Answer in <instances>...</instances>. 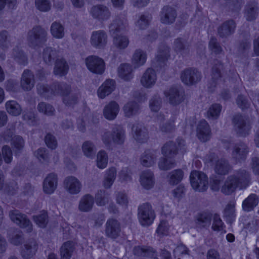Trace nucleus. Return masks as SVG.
I'll return each mask as SVG.
<instances>
[{"instance_id": "f257e3e1", "label": "nucleus", "mask_w": 259, "mask_h": 259, "mask_svg": "<svg viewBox=\"0 0 259 259\" xmlns=\"http://www.w3.org/2000/svg\"><path fill=\"white\" fill-rule=\"evenodd\" d=\"M250 183V172L245 169L240 168L235 170L233 174L227 178L221 192L226 195H230L234 192L237 188L239 189H246Z\"/></svg>"}, {"instance_id": "f03ea898", "label": "nucleus", "mask_w": 259, "mask_h": 259, "mask_svg": "<svg viewBox=\"0 0 259 259\" xmlns=\"http://www.w3.org/2000/svg\"><path fill=\"white\" fill-rule=\"evenodd\" d=\"M128 26L127 20L124 14L118 15L109 26V33L113 36V45L118 50H124L129 45L130 41L127 36L118 34V33L126 31Z\"/></svg>"}, {"instance_id": "7ed1b4c3", "label": "nucleus", "mask_w": 259, "mask_h": 259, "mask_svg": "<svg viewBox=\"0 0 259 259\" xmlns=\"http://www.w3.org/2000/svg\"><path fill=\"white\" fill-rule=\"evenodd\" d=\"M53 95L63 97V102L71 106L76 104L80 97L79 92L70 93L71 87L65 82H54L52 84Z\"/></svg>"}, {"instance_id": "20e7f679", "label": "nucleus", "mask_w": 259, "mask_h": 259, "mask_svg": "<svg viewBox=\"0 0 259 259\" xmlns=\"http://www.w3.org/2000/svg\"><path fill=\"white\" fill-rule=\"evenodd\" d=\"M126 139L125 131L120 125H115L112 128V132H105L102 136V140L106 145H110L111 141L117 145L124 144Z\"/></svg>"}, {"instance_id": "39448f33", "label": "nucleus", "mask_w": 259, "mask_h": 259, "mask_svg": "<svg viewBox=\"0 0 259 259\" xmlns=\"http://www.w3.org/2000/svg\"><path fill=\"white\" fill-rule=\"evenodd\" d=\"M47 31L40 26H34L28 32L27 41L29 47L35 48L45 43L47 39Z\"/></svg>"}, {"instance_id": "423d86ee", "label": "nucleus", "mask_w": 259, "mask_h": 259, "mask_svg": "<svg viewBox=\"0 0 259 259\" xmlns=\"http://www.w3.org/2000/svg\"><path fill=\"white\" fill-rule=\"evenodd\" d=\"M186 144L185 141L182 138H178L177 141L174 142L171 141L166 142L161 148V152L164 157L172 158L178 152L186 151Z\"/></svg>"}, {"instance_id": "0eeeda50", "label": "nucleus", "mask_w": 259, "mask_h": 259, "mask_svg": "<svg viewBox=\"0 0 259 259\" xmlns=\"http://www.w3.org/2000/svg\"><path fill=\"white\" fill-rule=\"evenodd\" d=\"M138 211L139 221L142 226H149L152 224L155 214L150 204L148 203L142 204L139 206Z\"/></svg>"}, {"instance_id": "6e6552de", "label": "nucleus", "mask_w": 259, "mask_h": 259, "mask_svg": "<svg viewBox=\"0 0 259 259\" xmlns=\"http://www.w3.org/2000/svg\"><path fill=\"white\" fill-rule=\"evenodd\" d=\"M190 180L192 188L195 191L204 192L208 188V178L202 172L192 171L190 176Z\"/></svg>"}, {"instance_id": "1a4fd4ad", "label": "nucleus", "mask_w": 259, "mask_h": 259, "mask_svg": "<svg viewBox=\"0 0 259 259\" xmlns=\"http://www.w3.org/2000/svg\"><path fill=\"white\" fill-rule=\"evenodd\" d=\"M88 69L93 73L102 74L105 69L104 60L97 56H90L85 59Z\"/></svg>"}, {"instance_id": "9d476101", "label": "nucleus", "mask_w": 259, "mask_h": 259, "mask_svg": "<svg viewBox=\"0 0 259 259\" xmlns=\"http://www.w3.org/2000/svg\"><path fill=\"white\" fill-rule=\"evenodd\" d=\"M9 217L12 222L20 227L26 229L28 232L32 230V225L27 216L18 210H13L9 212Z\"/></svg>"}, {"instance_id": "9b49d317", "label": "nucleus", "mask_w": 259, "mask_h": 259, "mask_svg": "<svg viewBox=\"0 0 259 259\" xmlns=\"http://www.w3.org/2000/svg\"><path fill=\"white\" fill-rule=\"evenodd\" d=\"M89 13L94 19L101 22L109 20L111 16L109 8L104 5H97L93 6Z\"/></svg>"}, {"instance_id": "f8f14e48", "label": "nucleus", "mask_w": 259, "mask_h": 259, "mask_svg": "<svg viewBox=\"0 0 259 259\" xmlns=\"http://www.w3.org/2000/svg\"><path fill=\"white\" fill-rule=\"evenodd\" d=\"M201 74L196 69L189 68L184 69L181 73L182 81L186 85H193L201 80Z\"/></svg>"}, {"instance_id": "ddd939ff", "label": "nucleus", "mask_w": 259, "mask_h": 259, "mask_svg": "<svg viewBox=\"0 0 259 259\" xmlns=\"http://www.w3.org/2000/svg\"><path fill=\"white\" fill-rule=\"evenodd\" d=\"M121 226L116 219H108L105 225V235L109 238L115 239L120 235Z\"/></svg>"}, {"instance_id": "4468645a", "label": "nucleus", "mask_w": 259, "mask_h": 259, "mask_svg": "<svg viewBox=\"0 0 259 259\" xmlns=\"http://www.w3.org/2000/svg\"><path fill=\"white\" fill-rule=\"evenodd\" d=\"M234 130L239 136L245 137L249 134L250 125L247 123L245 117L240 114L234 116L233 119Z\"/></svg>"}, {"instance_id": "2eb2a0df", "label": "nucleus", "mask_w": 259, "mask_h": 259, "mask_svg": "<svg viewBox=\"0 0 259 259\" xmlns=\"http://www.w3.org/2000/svg\"><path fill=\"white\" fill-rule=\"evenodd\" d=\"M108 42V35L105 31L99 30L93 31L92 33L90 42L95 48L103 49L105 48Z\"/></svg>"}, {"instance_id": "dca6fc26", "label": "nucleus", "mask_w": 259, "mask_h": 259, "mask_svg": "<svg viewBox=\"0 0 259 259\" xmlns=\"http://www.w3.org/2000/svg\"><path fill=\"white\" fill-rule=\"evenodd\" d=\"M231 155L236 162L244 161L249 152V148L243 142H238L233 144Z\"/></svg>"}, {"instance_id": "f3484780", "label": "nucleus", "mask_w": 259, "mask_h": 259, "mask_svg": "<svg viewBox=\"0 0 259 259\" xmlns=\"http://www.w3.org/2000/svg\"><path fill=\"white\" fill-rule=\"evenodd\" d=\"M164 95L168 98L170 104L177 105L184 101L185 92L181 88L172 87L169 90L165 91Z\"/></svg>"}, {"instance_id": "a211bd4d", "label": "nucleus", "mask_w": 259, "mask_h": 259, "mask_svg": "<svg viewBox=\"0 0 259 259\" xmlns=\"http://www.w3.org/2000/svg\"><path fill=\"white\" fill-rule=\"evenodd\" d=\"M176 10L172 7L168 6H164L160 12V22L164 24L173 23L177 18Z\"/></svg>"}, {"instance_id": "6ab92c4d", "label": "nucleus", "mask_w": 259, "mask_h": 259, "mask_svg": "<svg viewBox=\"0 0 259 259\" xmlns=\"http://www.w3.org/2000/svg\"><path fill=\"white\" fill-rule=\"evenodd\" d=\"M37 249L38 244L36 240L30 239L22 246L20 253L24 259H30L35 254Z\"/></svg>"}, {"instance_id": "aec40b11", "label": "nucleus", "mask_w": 259, "mask_h": 259, "mask_svg": "<svg viewBox=\"0 0 259 259\" xmlns=\"http://www.w3.org/2000/svg\"><path fill=\"white\" fill-rule=\"evenodd\" d=\"M223 69V64L219 60H215L211 69V79L209 81V88L211 91L214 87H216L221 78V71Z\"/></svg>"}, {"instance_id": "412c9836", "label": "nucleus", "mask_w": 259, "mask_h": 259, "mask_svg": "<svg viewBox=\"0 0 259 259\" xmlns=\"http://www.w3.org/2000/svg\"><path fill=\"white\" fill-rule=\"evenodd\" d=\"M157 75L155 70L151 68H147L141 76L140 82L142 86L147 89L152 88L156 83Z\"/></svg>"}, {"instance_id": "4be33fe9", "label": "nucleus", "mask_w": 259, "mask_h": 259, "mask_svg": "<svg viewBox=\"0 0 259 259\" xmlns=\"http://www.w3.org/2000/svg\"><path fill=\"white\" fill-rule=\"evenodd\" d=\"M64 186L66 190L71 194L79 193L81 188V183L77 178L73 176H69L65 179Z\"/></svg>"}, {"instance_id": "5701e85b", "label": "nucleus", "mask_w": 259, "mask_h": 259, "mask_svg": "<svg viewBox=\"0 0 259 259\" xmlns=\"http://www.w3.org/2000/svg\"><path fill=\"white\" fill-rule=\"evenodd\" d=\"M197 136L203 142L210 139L211 130L208 123L205 120H201L199 122L197 127Z\"/></svg>"}, {"instance_id": "b1692460", "label": "nucleus", "mask_w": 259, "mask_h": 259, "mask_svg": "<svg viewBox=\"0 0 259 259\" xmlns=\"http://www.w3.org/2000/svg\"><path fill=\"white\" fill-rule=\"evenodd\" d=\"M132 133L135 139L139 143H144L149 138L147 129L141 124L137 123L133 125Z\"/></svg>"}, {"instance_id": "393cba45", "label": "nucleus", "mask_w": 259, "mask_h": 259, "mask_svg": "<svg viewBox=\"0 0 259 259\" xmlns=\"http://www.w3.org/2000/svg\"><path fill=\"white\" fill-rule=\"evenodd\" d=\"M33 73L28 69L24 70L21 78V86L24 91H30L34 86Z\"/></svg>"}, {"instance_id": "a878e982", "label": "nucleus", "mask_w": 259, "mask_h": 259, "mask_svg": "<svg viewBox=\"0 0 259 259\" xmlns=\"http://www.w3.org/2000/svg\"><path fill=\"white\" fill-rule=\"evenodd\" d=\"M58 183L57 176L54 173L49 174L44 181L43 190L45 193L51 194L56 190Z\"/></svg>"}, {"instance_id": "bb28decb", "label": "nucleus", "mask_w": 259, "mask_h": 259, "mask_svg": "<svg viewBox=\"0 0 259 259\" xmlns=\"http://www.w3.org/2000/svg\"><path fill=\"white\" fill-rule=\"evenodd\" d=\"M115 89V81L113 79L106 80L98 90V96L101 99L109 95Z\"/></svg>"}, {"instance_id": "cd10ccee", "label": "nucleus", "mask_w": 259, "mask_h": 259, "mask_svg": "<svg viewBox=\"0 0 259 259\" xmlns=\"http://www.w3.org/2000/svg\"><path fill=\"white\" fill-rule=\"evenodd\" d=\"M236 28L235 22L233 20L224 22L218 28V33L221 37H226L234 32Z\"/></svg>"}, {"instance_id": "c85d7f7f", "label": "nucleus", "mask_w": 259, "mask_h": 259, "mask_svg": "<svg viewBox=\"0 0 259 259\" xmlns=\"http://www.w3.org/2000/svg\"><path fill=\"white\" fill-rule=\"evenodd\" d=\"M119 111V106L115 101H112L104 107L103 115L108 120H112L117 116Z\"/></svg>"}, {"instance_id": "c756f323", "label": "nucleus", "mask_w": 259, "mask_h": 259, "mask_svg": "<svg viewBox=\"0 0 259 259\" xmlns=\"http://www.w3.org/2000/svg\"><path fill=\"white\" fill-rule=\"evenodd\" d=\"M157 157V155L156 151L147 150L141 155L140 162L144 166L150 167L155 163Z\"/></svg>"}, {"instance_id": "7c9ffc66", "label": "nucleus", "mask_w": 259, "mask_h": 259, "mask_svg": "<svg viewBox=\"0 0 259 259\" xmlns=\"http://www.w3.org/2000/svg\"><path fill=\"white\" fill-rule=\"evenodd\" d=\"M259 203V197L256 194H250L242 202V209L246 212L252 210Z\"/></svg>"}, {"instance_id": "2f4dec72", "label": "nucleus", "mask_w": 259, "mask_h": 259, "mask_svg": "<svg viewBox=\"0 0 259 259\" xmlns=\"http://www.w3.org/2000/svg\"><path fill=\"white\" fill-rule=\"evenodd\" d=\"M164 119L165 116L163 114L160 113L157 115V122L159 124L160 131L164 133H171L174 132L176 129V126L174 124V119L163 123Z\"/></svg>"}, {"instance_id": "473e14b6", "label": "nucleus", "mask_w": 259, "mask_h": 259, "mask_svg": "<svg viewBox=\"0 0 259 259\" xmlns=\"http://www.w3.org/2000/svg\"><path fill=\"white\" fill-rule=\"evenodd\" d=\"M132 66L130 64H121L118 68V75L121 79L128 81L133 78Z\"/></svg>"}, {"instance_id": "72a5a7b5", "label": "nucleus", "mask_w": 259, "mask_h": 259, "mask_svg": "<svg viewBox=\"0 0 259 259\" xmlns=\"http://www.w3.org/2000/svg\"><path fill=\"white\" fill-rule=\"evenodd\" d=\"M147 60L146 53L141 49H137L134 52L132 62L135 68H138L143 65Z\"/></svg>"}, {"instance_id": "f704fd0d", "label": "nucleus", "mask_w": 259, "mask_h": 259, "mask_svg": "<svg viewBox=\"0 0 259 259\" xmlns=\"http://www.w3.org/2000/svg\"><path fill=\"white\" fill-rule=\"evenodd\" d=\"M94 204V197L90 194H87L81 198L79 202L78 209L82 212H88L92 209Z\"/></svg>"}, {"instance_id": "c9c22d12", "label": "nucleus", "mask_w": 259, "mask_h": 259, "mask_svg": "<svg viewBox=\"0 0 259 259\" xmlns=\"http://www.w3.org/2000/svg\"><path fill=\"white\" fill-rule=\"evenodd\" d=\"M140 183L145 189H149L151 188L154 183L153 172L150 170L143 171L140 176Z\"/></svg>"}, {"instance_id": "e433bc0d", "label": "nucleus", "mask_w": 259, "mask_h": 259, "mask_svg": "<svg viewBox=\"0 0 259 259\" xmlns=\"http://www.w3.org/2000/svg\"><path fill=\"white\" fill-rule=\"evenodd\" d=\"M116 169L114 167H110L106 171L103 182V185L105 188H111L116 179Z\"/></svg>"}, {"instance_id": "4c0bfd02", "label": "nucleus", "mask_w": 259, "mask_h": 259, "mask_svg": "<svg viewBox=\"0 0 259 259\" xmlns=\"http://www.w3.org/2000/svg\"><path fill=\"white\" fill-rule=\"evenodd\" d=\"M57 56V51L52 47H46L44 49L42 59L46 64L52 65Z\"/></svg>"}, {"instance_id": "58836bf2", "label": "nucleus", "mask_w": 259, "mask_h": 259, "mask_svg": "<svg viewBox=\"0 0 259 259\" xmlns=\"http://www.w3.org/2000/svg\"><path fill=\"white\" fill-rule=\"evenodd\" d=\"M5 107L7 112L14 116L19 115L22 112L20 105L15 100H10L5 104Z\"/></svg>"}, {"instance_id": "ea45409f", "label": "nucleus", "mask_w": 259, "mask_h": 259, "mask_svg": "<svg viewBox=\"0 0 259 259\" xmlns=\"http://www.w3.org/2000/svg\"><path fill=\"white\" fill-rule=\"evenodd\" d=\"M69 66L66 61L62 59H57L54 69V73L56 75L62 76L68 72Z\"/></svg>"}, {"instance_id": "a19ab883", "label": "nucleus", "mask_w": 259, "mask_h": 259, "mask_svg": "<svg viewBox=\"0 0 259 259\" xmlns=\"http://www.w3.org/2000/svg\"><path fill=\"white\" fill-rule=\"evenodd\" d=\"M235 201L234 200L230 201L226 206L223 214L226 218L227 221L229 223H232L234 221L235 214Z\"/></svg>"}, {"instance_id": "79ce46f5", "label": "nucleus", "mask_w": 259, "mask_h": 259, "mask_svg": "<svg viewBox=\"0 0 259 259\" xmlns=\"http://www.w3.org/2000/svg\"><path fill=\"white\" fill-rule=\"evenodd\" d=\"M74 244L71 241H67L63 244L60 248L61 259H70L74 250Z\"/></svg>"}, {"instance_id": "37998d69", "label": "nucleus", "mask_w": 259, "mask_h": 259, "mask_svg": "<svg viewBox=\"0 0 259 259\" xmlns=\"http://www.w3.org/2000/svg\"><path fill=\"white\" fill-rule=\"evenodd\" d=\"M169 57V48L164 45H161L158 49V51L156 57V61L160 66H163L164 62Z\"/></svg>"}, {"instance_id": "c03bdc74", "label": "nucleus", "mask_w": 259, "mask_h": 259, "mask_svg": "<svg viewBox=\"0 0 259 259\" xmlns=\"http://www.w3.org/2000/svg\"><path fill=\"white\" fill-rule=\"evenodd\" d=\"M230 169L231 166L227 160L224 159H220L216 162L214 170L218 175H226Z\"/></svg>"}, {"instance_id": "a18cd8bd", "label": "nucleus", "mask_w": 259, "mask_h": 259, "mask_svg": "<svg viewBox=\"0 0 259 259\" xmlns=\"http://www.w3.org/2000/svg\"><path fill=\"white\" fill-rule=\"evenodd\" d=\"M211 214L208 212H202L198 215L196 224L198 227L205 228L208 227L211 223Z\"/></svg>"}, {"instance_id": "49530a36", "label": "nucleus", "mask_w": 259, "mask_h": 259, "mask_svg": "<svg viewBox=\"0 0 259 259\" xmlns=\"http://www.w3.org/2000/svg\"><path fill=\"white\" fill-rule=\"evenodd\" d=\"M50 31L52 35L56 38L61 39L64 36V27L59 22L55 21L52 23Z\"/></svg>"}, {"instance_id": "de8ad7c7", "label": "nucleus", "mask_w": 259, "mask_h": 259, "mask_svg": "<svg viewBox=\"0 0 259 259\" xmlns=\"http://www.w3.org/2000/svg\"><path fill=\"white\" fill-rule=\"evenodd\" d=\"M174 50L182 55H185L189 52L188 45L187 41L182 38H178L174 42Z\"/></svg>"}, {"instance_id": "09e8293b", "label": "nucleus", "mask_w": 259, "mask_h": 259, "mask_svg": "<svg viewBox=\"0 0 259 259\" xmlns=\"http://www.w3.org/2000/svg\"><path fill=\"white\" fill-rule=\"evenodd\" d=\"M139 105L134 101L128 102L123 108L125 116L128 117L137 114L139 112Z\"/></svg>"}, {"instance_id": "8fccbe9b", "label": "nucleus", "mask_w": 259, "mask_h": 259, "mask_svg": "<svg viewBox=\"0 0 259 259\" xmlns=\"http://www.w3.org/2000/svg\"><path fill=\"white\" fill-rule=\"evenodd\" d=\"M258 8L255 4H248L245 10V17L247 21L254 20L257 16Z\"/></svg>"}, {"instance_id": "3c124183", "label": "nucleus", "mask_w": 259, "mask_h": 259, "mask_svg": "<svg viewBox=\"0 0 259 259\" xmlns=\"http://www.w3.org/2000/svg\"><path fill=\"white\" fill-rule=\"evenodd\" d=\"M12 58L18 64L25 65L27 63V58L21 49L17 47L13 50Z\"/></svg>"}, {"instance_id": "603ef678", "label": "nucleus", "mask_w": 259, "mask_h": 259, "mask_svg": "<svg viewBox=\"0 0 259 259\" xmlns=\"http://www.w3.org/2000/svg\"><path fill=\"white\" fill-rule=\"evenodd\" d=\"M183 176L184 173L181 169L174 170L169 172L167 176L168 182L170 185H176L182 181Z\"/></svg>"}, {"instance_id": "864d4df0", "label": "nucleus", "mask_w": 259, "mask_h": 259, "mask_svg": "<svg viewBox=\"0 0 259 259\" xmlns=\"http://www.w3.org/2000/svg\"><path fill=\"white\" fill-rule=\"evenodd\" d=\"M82 150L84 155L89 158H92L96 153V147L94 143L90 141L83 142L82 145Z\"/></svg>"}, {"instance_id": "5fc2aeb1", "label": "nucleus", "mask_w": 259, "mask_h": 259, "mask_svg": "<svg viewBox=\"0 0 259 259\" xmlns=\"http://www.w3.org/2000/svg\"><path fill=\"white\" fill-rule=\"evenodd\" d=\"M37 93L42 97L49 98L53 95L52 85L49 88L48 85L43 83H38L36 85Z\"/></svg>"}, {"instance_id": "6e6d98bb", "label": "nucleus", "mask_w": 259, "mask_h": 259, "mask_svg": "<svg viewBox=\"0 0 259 259\" xmlns=\"http://www.w3.org/2000/svg\"><path fill=\"white\" fill-rule=\"evenodd\" d=\"M158 165L161 170H167L175 166V161L172 158L162 157L159 159Z\"/></svg>"}, {"instance_id": "4d7b16f0", "label": "nucleus", "mask_w": 259, "mask_h": 259, "mask_svg": "<svg viewBox=\"0 0 259 259\" xmlns=\"http://www.w3.org/2000/svg\"><path fill=\"white\" fill-rule=\"evenodd\" d=\"M108 161L107 153L104 150H100L97 155V165L100 169L105 168Z\"/></svg>"}, {"instance_id": "13d9d810", "label": "nucleus", "mask_w": 259, "mask_h": 259, "mask_svg": "<svg viewBox=\"0 0 259 259\" xmlns=\"http://www.w3.org/2000/svg\"><path fill=\"white\" fill-rule=\"evenodd\" d=\"M109 201L108 194L104 190H100L95 196V202L98 206H104Z\"/></svg>"}, {"instance_id": "bf43d9fd", "label": "nucleus", "mask_w": 259, "mask_h": 259, "mask_svg": "<svg viewBox=\"0 0 259 259\" xmlns=\"http://www.w3.org/2000/svg\"><path fill=\"white\" fill-rule=\"evenodd\" d=\"M222 110V106L219 104H213L208 109L207 115L209 118L215 119L218 118Z\"/></svg>"}, {"instance_id": "052dcab7", "label": "nucleus", "mask_w": 259, "mask_h": 259, "mask_svg": "<svg viewBox=\"0 0 259 259\" xmlns=\"http://www.w3.org/2000/svg\"><path fill=\"white\" fill-rule=\"evenodd\" d=\"M33 220L38 226L44 228L48 222V214L43 211L40 214L33 216Z\"/></svg>"}, {"instance_id": "680f3d73", "label": "nucleus", "mask_w": 259, "mask_h": 259, "mask_svg": "<svg viewBox=\"0 0 259 259\" xmlns=\"http://www.w3.org/2000/svg\"><path fill=\"white\" fill-rule=\"evenodd\" d=\"M35 6L37 10L42 12H48L51 9L50 0H35Z\"/></svg>"}, {"instance_id": "e2e57ef3", "label": "nucleus", "mask_w": 259, "mask_h": 259, "mask_svg": "<svg viewBox=\"0 0 259 259\" xmlns=\"http://www.w3.org/2000/svg\"><path fill=\"white\" fill-rule=\"evenodd\" d=\"M37 109L40 112H42L48 116L53 115L55 112L54 108L50 104L45 102L39 103Z\"/></svg>"}, {"instance_id": "0e129e2a", "label": "nucleus", "mask_w": 259, "mask_h": 259, "mask_svg": "<svg viewBox=\"0 0 259 259\" xmlns=\"http://www.w3.org/2000/svg\"><path fill=\"white\" fill-rule=\"evenodd\" d=\"M211 228L213 230L217 232L223 231L225 228L224 223L220 215L218 214H215L213 217V223Z\"/></svg>"}, {"instance_id": "69168bd1", "label": "nucleus", "mask_w": 259, "mask_h": 259, "mask_svg": "<svg viewBox=\"0 0 259 259\" xmlns=\"http://www.w3.org/2000/svg\"><path fill=\"white\" fill-rule=\"evenodd\" d=\"M133 251L136 255L145 256L150 255L153 252V249L150 247L136 246Z\"/></svg>"}, {"instance_id": "338daca9", "label": "nucleus", "mask_w": 259, "mask_h": 259, "mask_svg": "<svg viewBox=\"0 0 259 259\" xmlns=\"http://www.w3.org/2000/svg\"><path fill=\"white\" fill-rule=\"evenodd\" d=\"M162 104V99L157 96H153L149 101V107L153 112H157Z\"/></svg>"}, {"instance_id": "774afa93", "label": "nucleus", "mask_w": 259, "mask_h": 259, "mask_svg": "<svg viewBox=\"0 0 259 259\" xmlns=\"http://www.w3.org/2000/svg\"><path fill=\"white\" fill-rule=\"evenodd\" d=\"M10 36L6 30H3L0 32V47L2 49H7L10 45Z\"/></svg>"}]
</instances>
